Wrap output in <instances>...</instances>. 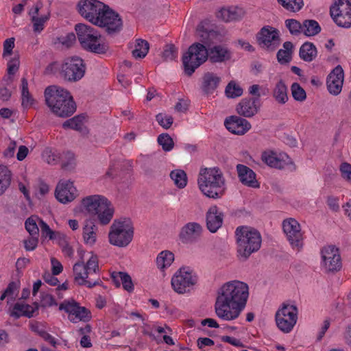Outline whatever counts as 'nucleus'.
<instances>
[{
  "label": "nucleus",
  "instance_id": "nucleus-27",
  "mask_svg": "<svg viewBox=\"0 0 351 351\" xmlns=\"http://www.w3.org/2000/svg\"><path fill=\"white\" fill-rule=\"evenodd\" d=\"M237 171L240 182L251 188H259L260 184L256 179V173L248 167L239 164L237 165Z\"/></svg>",
  "mask_w": 351,
  "mask_h": 351
},
{
  "label": "nucleus",
  "instance_id": "nucleus-40",
  "mask_svg": "<svg viewBox=\"0 0 351 351\" xmlns=\"http://www.w3.org/2000/svg\"><path fill=\"white\" fill-rule=\"evenodd\" d=\"M21 104L23 108H29L33 106L35 99L28 90V83L25 78L21 80Z\"/></svg>",
  "mask_w": 351,
  "mask_h": 351
},
{
  "label": "nucleus",
  "instance_id": "nucleus-5",
  "mask_svg": "<svg viewBox=\"0 0 351 351\" xmlns=\"http://www.w3.org/2000/svg\"><path fill=\"white\" fill-rule=\"evenodd\" d=\"M81 210L90 215H96L101 225H107L112 220L114 208L111 202L104 195L95 194L84 197L80 204Z\"/></svg>",
  "mask_w": 351,
  "mask_h": 351
},
{
  "label": "nucleus",
  "instance_id": "nucleus-23",
  "mask_svg": "<svg viewBox=\"0 0 351 351\" xmlns=\"http://www.w3.org/2000/svg\"><path fill=\"white\" fill-rule=\"evenodd\" d=\"M226 129L231 133L243 135L252 128L251 123L244 118L238 116H230L224 121Z\"/></svg>",
  "mask_w": 351,
  "mask_h": 351
},
{
  "label": "nucleus",
  "instance_id": "nucleus-58",
  "mask_svg": "<svg viewBox=\"0 0 351 351\" xmlns=\"http://www.w3.org/2000/svg\"><path fill=\"white\" fill-rule=\"evenodd\" d=\"M156 121L165 129L169 128L173 123V118L171 116L162 113L156 116Z\"/></svg>",
  "mask_w": 351,
  "mask_h": 351
},
{
  "label": "nucleus",
  "instance_id": "nucleus-48",
  "mask_svg": "<svg viewBox=\"0 0 351 351\" xmlns=\"http://www.w3.org/2000/svg\"><path fill=\"white\" fill-rule=\"evenodd\" d=\"M285 23L291 34L298 36L302 33V24H301L298 21L293 19H287Z\"/></svg>",
  "mask_w": 351,
  "mask_h": 351
},
{
  "label": "nucleus",
  "instance_id": "nucleus-3",
  "mask_svg": "<svg viewBox=\"0 0 351 351\" xmlns=\"http://www.w3.org/2000/svg\"><path fill=\"white\" fill-rule=\"evenodd\" d=\"M45 102L50 111L60 117L71 116L76 105L70 93L60 86H50L45 90Z\"/></svg>",
  "mask_w": 351,
  "mask_h": 351
},
{
  "label": "nucleus",
  "instance_id": "nucleus-35",
  "mask_svg": "<svg viewBox=\"0 0 351 351\" xmlns=\"http://www.w3.org/2000/svg\"><path fill=\"white\" fill-rule=\"evenodd\" d=\"M208 57L213 62H221L230 59L231 53L225 46L217 45L210 49Z\"/></svg>",
  "mask_w": 351,
  "mask_h": 351
},
{
  "label": "nucleus",
  "instance_id": "nucleus-14",
  "mask_svg": "<svg viewBox=\"0 0 351 351\" xmlns=\"http://www.w3.org/2000/svg\"><path fill=\"white\" fill-rule=\"evenodd\" d=\"M330 16L339 27H351V0H334L330 8Z\"/></svg>",
  "mask_w": 351,
  "mask_h": 351
},
{
  "label": "nucleus",
  "instance_id": "nucleus-17",
  "mask_svg": "<svg viewBox=\"0 0 351 351\" xmlns=\"http://www.w3.org/2000/svg\"><path fill=\"white\" fill-rule=\"evenodd\" d=\"M259 46L268 51L276 50L280 44V31L270 25L263 27L256 35Z\"/></svg>",
  "mask_w": 351,
  "mask_h": 351
},
{
  "label": "nucleus",
  "instance_id": "nucleus-46",
  "mask_svg": "<svg viewBox=\"0 0 351 351\" xmlns=\"http://www.w3.org/2000/svg\"><path fill=\"white\" fill-rule=\"evenodd\" d=\"M286 10L296 12L301 10L304 3L302 0H278Z\"/></svg>",
  "mask_w": 351,
  "mask_h": 351
},
{
  "label": "nucleus",
  "instance_id": "nucleus-54",
  "mask_svg": "<svg viewBox=\"0 0 351 351\" xmlns=\"http://www.w3.org/2000/svg\"><path fill=\"white\" fill-rule=\"evenodd\" d=\"M291 94L293 99L298 101H303L306 98L304 88L298 83H293L291 86Z\"/></svg>",
  "mask_w": 351,
  "mask_h": 351
},
{
  "label": "nucleus",
  "instance_id": "nucleus-19",
  "mask_svg": "<svg viewBox=\"0 0 351 351\" xmlns=\"http://www.w3.org/2000/svg\"><path fill=\"white\" fill-rule=\"evenodd\" d=\"M263 162L268 166L276 169L288 168L295 169V165L291 158L284 152H277L274 150L267 149L261 154Z\"/></svg>",
  "mask_w": 351,
  "mask_h": 351
},
{
  "label": "nucleus",
  "instance_id": "nucleus-24",
  "mask_svg": "<svg viewBox=\"0 0 351 351\" xmlns=\"http://www.w3.org/2000/svg\"><path fill=\"white\" fill-rule=\"evenodd\" d=\"M223 217L224 215L221 208L215 205L211 206L206 215V226L208 230L213 233L216 232L223 224Z\"/></svg>",
  "mask_w": 351,
  "mask_h": 351
},
{
  "label": "nucleus",
  "instance_id": "nucleus-20",
  "mask_svg": "<svg viewBox=\"0 0 351 351\" xmlns=\"http://www.w3.org/2000/svg\"><path fill=\"white\" fill-rule=\"evenodd\" d=\"M78 195V191L72 181L61 180L56 185L55 197L62 204L73 202Z\"/></svg>",
  "mask_w": 351,
  "mask_h": 351
},
{
  "label": "nucleus",
  "instance_id": "nucleus-31",
  "mask_svg": "<svg viewBox=\"0 0 351 351\" xmlns=\"http://www.w3.org/2000/svg\"><path fill=\"white\" fill-rule=\"evenodd\" d=\"M32 22L33 23V29L36 33H40L44 27L45 24L49 19V13H40L39 8L36 5L29 12Z\"/></svg>",
  "mask_w": 351,
  "mask_h": 351
},
{
  "label": "nucleus",
  "instance_id": "nucleus-47",
  "mask_svg": "<svg viewBox=\"0 0 351 351\" xmlns=\"http://www.w3.org/2000/svg\"><path fill=\"white\" fill-rule=\"evenodd\" d=\"M197 34L206 44L210 43L215 36V32L204 29V23H200L197 28Z\"/></svg>",
  "mask_w": 351,
  "mask_h": 351
},
{
  "label": "nucleus",
  "instance_id": "nucleus-63",
  "mask_svg": "<svg viewBox=\"0 0 351 351\" xmlns=\"http://www.w3.org/2000/svg\"><path fill=\"white\" fill-rule=\"evenodd\" d=\"M29 327L32 331L39 335L40 336L45 330V327L43 323L38 322H32L29 324Z\"/></svg>",
  "mask_w": 351,
  "mask_h": 351
},
{
  "label": "nucleus",
  "instance_id": "nucleus-50",
  "mask_svg": "<svg viewBox=\"0 0 351 351\" xmlns=\"http://www.w3.org/2000/svg\"><path fill=\"white\" fill-rule=\"evenodd\" d=\"M14 41L15 39L14 38H9L3 42V50L2 53L3 59L8 60V58L13 56L14 54H18L13 51L14 48Z\"/></svg>",
  "mask_w": 351,
  "mask_h": 351
},
{
  "label": "nucleus",
  "instance_id": "nucleus-29",
  "mask_svg": "<svg viewBox=\"0 0 351 351\" xmlns=\"http://www.w3.org/2000/svg\"><path fill=\"white\" fill-rule=\"evenodd\" d=\"M38 306L35 304H28L24 302H16L10 311V316L16 319L25 316L31 317L38 311Z\"/></svg>",
  "mask_w": 351,
  "mask_h": 351
},
{
  "label": "nucleus",
  "instance_id": "nucleus-26",
  "mask_svg": "<svg viewBox=\"0 0 351 351\" xmlns=\"http://www.w3.org/2000/svg\"><path fill=\"white\" fill-rule=\"evenodd\" d=\"M41 157L43 161L51 165H56L61 160L62 165L64 167L69 165L70 162H64V158H68L71 161L74 160V154L73 153L67 152L61 155L56 150L50 147H46L43 151Z\"/></svg>",
  "mask_w": 351,
  "mask_h": 351
},
{
  "label": "nucleus",
  "instance_id": "nucleus-1",
  "mask_svg": "<svg viewBox=\"0 0 351 351\" xmlns=\"http://www.w3.org/2000/svg\"><path fill=\"white\" fill-rule=\"evenodd\" d=\"M249 296L250 289L246 282L233 280L223 283L217 292V317L226 322L237 319L246 307Z\"/></svg>",
  "mask_w": 351,
  "mask_h": 351
},
{
  "label": "nucleus",
  "instance_id": "nucleus-44",
  "mask_svg": "<svg viewBox=\"0 0 351 351\" xmlns=\"http://www.w3.org/2000/svg\"><path fill=\"white\" fill-rule=\"evenodd\" d=\"M50 192L49 185L39 180L34 186V197L39 200L45 199Z\"/></svg>",
  "mask_w": 351,
  "mask_h": 351
},
{
  "label": "nucleus",
  "instance_id": "nucleus-6",
  "mask_svg": "<svg viewBox=\"0 0 351 351\" xmlns=\"http://www.w3.org/2000/svg\"><path fill=\"white\" fill-rule=\"evenodd\" d=\"M237 256L246 261L252 254L257 252L261 246L262 238L260 232L250 226H239L235 230Z\"/></svg>",
  "mask_w": 351,
  "mask_h": 351
},
{
  "label": "nucleus",
  "instance_id": "nucleus-36",
  "mask_svg": "<svg viewBox=\"0 0 351 351\" xmlns=\"http://www.w3.org/2000/svg\"><path fill=\"white\" fill-rule=\"evenodd\" d=\"M40 231L43 237H48L61 246L66 243V235L60 232L53 231L45 221H41Z\"/></svg>",
  "mask_w": 351,
  "mask_h": 351
},
{
  "label": "nucleus",
  "instance_id": "nucleus-13",
  "mask_svg": "<svg viewBox=\"0 0 351 351\" xmlns=\"http://www.w3.org/2000/svg\"><path fill=\"white\" fill-rule=\"evenodd\" d=\"M282 230L291 247L295 251H300L304 246V232L300 223L294 218L289 217L283 220Z\"/></svg>",
  "mask_w": 351,
  "mask_h": 351
},
{
  "label": "nucleus",
  "instance_id": "nucleus-18",
  "mask_svg": "<svg viewBox=\"0 0 351 351\" xmlns=\"http://www.w3.org/2000/svg\"><path fill=\"white\" fill-rule=\"evenodd\" d=\"M59 309L66 313L69 319L73 323L88 322L91 318L90 312L73 300H64L60 304Z\"/></svg>",
  "mask_w": 351,
  "mask_h": 351
},
{
  "label": "nucleus",
  "instance_id": "nucleus-33",
  "mask_svg": "<svg viewBox=\"0 0 351 351\" xmlns=\"http://www.w3.org/2000/svg\"><path fill=\"white\" fill-rule=\"evenodd\" d=\"M221 77L215 73L207 72L206 73L202 81V90L208 94L212 93L219 86L221 82Z\"/></svg>",
  "mask_w": 351,
  "mask_h": 351
},
{
  "label": "nucleus",
  "instance_id": "nucleus-32",
  "mask_svg": "<svg viewBox=\"0 0 351 351\" xmlns=\"http://www.w3.org/2000/svg\"><path fill=\"white\" fill-rule=\"evenodd\" d=\"M111 278L116 287L122 285L124 290L129 293L134 291V287L130 276L125 272L113 271L111 274Z\"/></svg>",
  "mask_w": 351,
  "mask_h": 351
},
{
  "label": "nucleus",
  "instance_id": "nucleus-56",
  "mask_svg": "<svg viewBox=\"0 0 351 351\" xmlns=\"http://www.w3.org/2000/svg\"><path fill=\"white\" fill-rule=\"evenodd\" d=\"M341 178L351 184V164L347 162H341L339 167Z\"/></svg>",
  "mask_w": 351,
  "mask_h": 351
},
{
  "label": "nucleus",
  "instance_id": "nucleus-16",
  "mask_svg": "<svg viewBox=\"0 0 351 351\" xmlns=\"http://www.w3.org/2000/svg\"><path fill=\"white\" fill-rule=\"evenodd\" d=\"M342 266L339 249L333 245H327L321 250V269L326 273H334Z\"/></svg>",
  "mask_w": 351,
  "mask_h": 351
},
{
  "label": "nucleus",
  "instance_id": "nucleus-9",
  "mask_svg": "<svg viewBox=\"0 0 351 351\" xmlns=\"http://www.w3.org/2000/svg\"><path fill=\"white\" fill-rule=\"evenodd\" d=\"M134 228L129 218L115 219L110 226L108 232V241L118 247H128L133 240Z\"/></svg>",
  "mask_w": 351,
  "mask_h": 351
},
{
  "label": "nucleus",
  "instance_id": "nucleus-37",
  "mask_svg": "<svg viewBox=\"0 0 351 351\" xmlns=\"http://www.w3.org/2000/svg\"><path fill=\"white\" fill-rule=\"evenodd\" d=\"M272 95L278 104H285L288 101L287 87L282 80H279L274 85Z\"/></svg>",
  "mask_w": 351,
  "mask_h": 351
},
{
  "label": "nucleus",
  "instance_id": "nucleus-15",
  "mask_svg": "<svg viewBox=\"0 0 351 351\" xmlns=\"http://www.w3.org/2000/svg\"><path fill=\"white\" fill-rule=\"evenodd\" d=\"M60 70L62 75L66 80L76 82L84 77L86 66L81 58L72 56L64 60Z\"/></svg>",
  "mask_w": 351,
  "mask_h": 351
},
{
  "label": "nucleus",
  "instance_id": "nucleus-45",
  "mask_svg": "<svg viewBox=\"0 0 351 351\" xmlns=\"http://www.w3.org/2000/svg\"><path fill=\"white\" fill-rule=\"evenodd\" d=\"M41 221H43L36 216L29 217L25 223V229L32 236H38Z\"/></svg>",
  "mask_w": 351,
  "mask_h": 351
},
{
  "label": "nucleus",
  "instance_id": "nucleus-12",
  "mask_svg": "<svg viewBox=\"0 0 351 351\" xmlns=\"http://www.w3.org/2000/svg\"><path fill=\"white\" fill-rule=\"evenodd\" d=\"M298 309L293 304L284 303L275 315L278 328L284 333L292 331L298 321Z\"/></svg>",
  "mask_w": 351,
  "mask_h": 351
},
{
  "label": "nucleus",
  "instance_id": "nucleus-25",
  "mask_svg": "<svg viewBox=\"0 0 351 351\" xmlns=\"http://www.w3.org/2000/svg\"><path fill=\"white\" fill-rule=\"evenodd\" d=\"M260 107L258 98H244L237 104L236 110L239 114L250 118L258 113Z\"/></svg>",
  "mask_w": 351,
  "mask_h": 351
},
{
  "label": "nucleus",
  "instance_id": "nucleus-59",
  "mask_svg": "<svg viewBox=\"0 0 351 351\" xmlns=\"http://www.w3.org/2000/svg\"><path fill=\"white\" fill-rule=\"evenodd\" d=\"M59 42L65 47H70L73 45L76 41V36L74 33H68L65 35L61 36L59 38Z\"/></svg>",
  "mask_w": 351,
  "mask_h": 351
},
{
  "label": "nucleus",
  "instance_id": "nucleus-61",
  "mask_svg": "<svg viewBox=\"0 0 351 351\" xmlns=\"http://www.w3.org/2000/svg\"><path fill=\"white\" fill-rule=\"evenodd\" d=\"M29 182L25 179L23 182H19V189L23 194L24 197L27 199V201H31V195L29 191Z\"/></svg>",
  "mask_w": 351,
  "mask_h": 351
},
{
  "label": "nucleus",
  "instance_id": "nucleus-64",
  "mask_svg": "<svg viewBox=\"0 0 351 351\" xmlns=\"http://www.w3.org/2000/svg\"><path fill=\"white\" fill-rule=\"evenodd\" d=\"M51 270L53 275L60 274L63 269V267L60 261L55 258H51Z\"/></svg>",
  "mask_w": 351,
  "mask_h": 351
},
{
  "label": "nucleus",
  "instance_id": "nucleus-52",
  "mask_svg": "<svg viewBox=\"0 0 351 351\" xmlns=\"http://www.w3.org/2000/svg\"><path fill=\"white\" fill-rule=\"evenodd\" d=\"M7 60V66H8V74L9 75H14L19 67V54H14L13 56L8 58Z\"/></svg>",
  "mask_w": 351,
  "mask_h": 351
},
{
  "label": "nucleus",
  "instance_id": "nucleus-42",
  "mask_svg": "<svg viewBox=\"0 0 351 351\" xmlns=\"http://www.w3.org/2000/svg\"><path fill=\"white\" fill-rule=\"evenodd\" d=\"M170 178L174 184L179 189H184L188 182V178L184 171L182 169H175L171 171Z\"/></svg>",
  "mask_w": 351,
  "mask_h": 351
},
{
  "label": "nucleus",
  "instance_id": "nucleus-43",
  "mask_svg": "<svg viewBox=\"0 0 351 351\" xmlns=\"http://www.w3.org/2000/svg\"><path fill=\"white\" fill-rule=\"evenodd\" d=\"M321 32V27L315 20H305L302 23V33L308 37L313 36Z\"/></svg>",
  "mask_w": 351,
  "mask_h": 351
},
{
  "label": "nucleus",
  "instance_id": "nucleus-28",
  "mask_svg": "<svg viewBox=\"0 0 351 351\" xmlns=\"http://www.w3.org/2000/svg\"><path fill=\"white\" fill-rule=\"evenodd\" d=\"M97 226L93 219L84 220L82 227V240L85 245L93 247L97 241Z\"/></svg>",
  "mask_w": 351,
  "mask_h": 351
},
{
  "label": "nucleus",
  "instance_id": "nucleus-57",
  "mask_svg": "<svg viewBox=\"0 0 351 351\" xmlns=\"http://www.w3.org/2000/svg\"><path fill=\"white\" fill-rule=\"evenodd\" d=\"M91 332V327L89 325L86 326L84 328L80 329V332L84 335L80 340V345L83 348H90L92 343L90 337L86 334Z\"/></svg>",
  "mask_w": 351,
  "mask_h": 351
},
{
  "label": "nucleus",
  "instance_id": "nucleus-38",
  "mask_svg": "<svg viewBox=\"0 0 351 351\" xmlns=\"http://www.w3.org/2000/svg\"><path fill=\"white\" fill-rule=\"evenodd\" d=\"M12 174L7 166L0 165V196L10 187Z\"/></svg>",
  "mask_w": 351,
  "mask_h": 351
},
{
  "label": "nucleus",
  "instance_id": "nucleus-41",
  "mask_svg": "<svg viewBox=\"0 0 351 351\" xmlns=\"http://www.w3.org/2000/svg\"><path fill=\"white\" fill-rule=\"evenodd\" d=\"M149 49L147 41L143 39H136L134 43V49L132 51V56L136 59L145 58Z\"/></svg>",
  "mask_w": 351,
  "mask_h": 351
},
{
  "label": "nucleus",
  "instance_id": "nucleus-49",
  "mask_svg": "<svg viewBox=\"0 0 351 351\" xmlns=\"http://www.w3.org/2000/svg\"><path fill=\"white\" fill-rule=\"evenodd\" d=\"M84 119L83 117L75 116L72 119H70L66 121L62 126L64 128H71L75 130H81L83 128L84 125Z\"/></svg>",
  "mask_w": 351,
  "mask_h": 351
},
{
  "label": "nucleus",
  "instance_id": "nucleus-55",
  "mask_svg": "<svg viewBox=\"0 0 351 351\" xmlns=\"http://www.w3.org/2000/svg\"><path fill=\"white\" fill-rule=\"evenodd\" d=\"M158 143L165 151H171L174 145L171 137L167 134H162L158 137Z\"/></svg>",
  "mask_w": 351,
  "mask_h": 351
},
{
  "label": "nucleus",
  "instance_id": "nucleus-60",
  "mask_svg": "<svg viewBox=\"0 0 351 351\" xmlns=\"http://www.w3.org/2000/svg\"><path fill=\"white\" fill-rule=\"evenodd\" d=\"M38 236H32L24 240V247L27 251H33L38 245Z\"/></svg>",
  "mask_w": 351,
  "mask_h": 351
},
{
  "label": "nucleus",
  "instance_id": "nucleus-8",
  "mask_svg": "<svg viewBox=\"0 0 351 351\" xmlns=\"http://www.w3.org/2000/svg\"><path fill=\"white\" fill-rule=\"evenodd\" d=\"M75 282L79 285L93 288L99 284L97 281L90 278L99 271L98 256L90 252L87 254L86 263L84 261L76 263L73 267Z\"/></svg>",
  "mask_w": 351,
  "mask_h": 351
},
{
  "label": "nucleus",
  "instance_id": "nucleus-34",
  "mask_svg": "<svg viewBox=\"0 0 351 351\" xmlns=\"http://www.w3.org/2000/svg\"><path fill=\"white\" fill-rule=\"evenodd\" d=\"M175 256L172 252L163 250L157 255L155 263L157 269L165 274L166 270L173 264Z\"/></svg>",
  "mask_w": 351,
  "mask_h": 351
},
{
  "label": "nucleus",
  "instance_id": "nucleus-10",
  "mask_svg": "<svg viewBox=\"0 0 351 351\" xmlns=\"http://www.w3.org/2000/svg\"><path fill=\"white\" fill-rule=\"evenodd\" d=\"M197 282L198 276L196 271L189 266L180 267L171 279V287L178 294L189 293Z\"/></svg>",
  "mask_w": 351,
  "mask_h": 351
},
{
  "label": "nucleus",
  "instance_id": "nucleus-62",
  "mask_svg": "<svg viewBox=\"0 0 351 351\" xmlns=\"http://www.w3.org/2000/svg\"><path fill=\"white\" fill-rule=\"evenodd\" d=\"M18 147L16 141H10L8 145L7 148L5 149L3 154L7 158H11L14 156L16 149Z\"/></svg>",
  "mask_w": 351,
  "mask_h": 351
},
{
  "label": "nucleus",
  "instance_id": "nucleus-7",
  "mask_svg": "<svg viewBox=\"0 0 351 351\" xmlns=\"http://www.w3.org/2000/svg\"><path fill=\"white\" fill-rule=\"evenodd\" d=\"M75 31L84 50L97 54H104L108 50V45L101 34L91 26L77 23L75 26Z\"/></svg>",
  "mask_w": 351,
  "mask_h": 351
},
{
  "label": "nucleus",
  "instance_id": "nucleus-22",
  "mask_svg": "<svg viewBox=\"0 0 351 351\" xmlns=\"http://www.w3.org/2000/svg\"><path fill=\"white\" fill-rule=\"evenodd\" d=\"M203 232L202 226L195 221L185 223L180 229L179 239L183 243H191L197 240Z\"/></svg>",
  "mask_w": 351,
  "mask_h": 351
},
{
  "label": "nucleus",
  "instance_id": "nucleus-11",
  "mask_svg": "<svg viewBox=\"0 0 351 351\" xmlns=\"http://www.w3.org/2000/svg\"><path fill=\"white\" fill-rule=\"evenodd\" d=\"M208 51L206 47L200 43L192 45L182 56L184 72L192 75L196 69L202 65L208 58Z\"/></svg>",
  "mask_w": 351,
  "mask_h": 351
},
{
  "label": "nucleus",
  "instance_id": "nucleus-21",
  "mask_svg": "<svg viewBox=\"0 0 351 351\" xmlns=\"http://www.w3.org/2000/svg\"><path fill=\"white\" fill-rule=\"evenodd\" d=\"M343 81V70L340 65H337L327 77L326 86L328 92L332 95H339L342 90Z\"/></svg>",
  "mask_w": 351,
  "mask_h": 351
},
{
  "label": "nucleus",
  "instance_id": "nucleus-53",
  "mask_svg": "<svg viewBox=\"0 0 351 351\" xmlns=\"http://www.w3.org/2000/svg\"><path fill=\"white\" fill-rule=\"evenodd\" d=\"M178 49L171 44L167 45L162 52V58L166 61H172L178 58Z\"/></svg>",
  "mask_w": 351,
  "mask_h": 351
},
{
  "label": "nucleus",
  "instance_id": "nucleus-4",
  "mask_svg": "<svg viewBox=\"0 0 351 351\" xmlns=\"http://www.w3.org/2000/svg\"><path fill=\"white\" fill-rule=\"evenodd\" d=\"M197 186L204 195L214 199L221 198L226 191L225 178L217 167L201 169Z\"/></svg>",
  "mask_w": 351,
  "mask_h": 351
},
{
  "label": "nucleus",
  "instance_id": "nucleus-51",
  "mask_svg": "<svg viewBox=\"0 0 351 351\" xmlns=\"http://www.w3.org/2000/svg\"><path fill=\"white\" fill-rule=\"evenodd\" d=\"M243 93V89L234 82H230L226 88V94L228 97L234 98L239 97Z\"/></svg>",
  "mask_w": 351,
  "mask_h": 351
},
{
  "label": "nucleus",
  "instance_id": "nucleus-2",
  "mask_svg": "<svg viewBox=\"0 0 351 351\" xmlns=\"http://www.w3.org/2000/svg\"><path fill=\"white\" fill-rule=\"evenodd\" d=\"M80 14L94 25L108 32L119 31L122 27L119 15L98 0H80L77 5Z\"/></svg>",
  "mask_w": 351,
  "mask_h": 351
},
{
  "label": "nucleus",
  "instance_id": "nucleus-39",
  "mask_svg": "<svg viewBox=\"0 0 351 351\" xmlns=\"http://www.w3.org/2000/svg\"><path fill=\"white\" fill-rule=\"evenodd\" d=\"M315 46L309 42L304 43L300 49V57L306 62H311L317 56Z\"/></svg>",
  "mask_w": 351,
  "mask_h": 351
},
{
  "label": "nucleus",
  "instance_id": "nucleus-30",
  "mask_svg": "<svg viewBox=\"0 0 351 351\" xmlns=\"http://www.w3.org/2000/svg\"><path fill=\"white\" fill-rule=\"evenodd\" d=\"M244 10L239 7L228 6L221 8L217 13V17L223 21L228 22L241 19L244 16Z\"/></svg>",
  "mask_w": 351,
  "mask_h": 351
}]
</instances>
